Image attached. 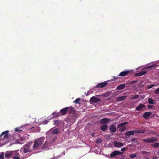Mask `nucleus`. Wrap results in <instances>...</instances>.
I'll list each match as a JSON object with an SVG mask.
<instances>
[{
    "mask_svg": "<svg viewBox=\"0 0 159 159\" xmlns=\"http://www.w3.org/2000/svg\"><path fill=\"white\" fill-rule=\"evenodd\" d=\"M45 139L44 137H41L37 139L34 142V144L33 146V148L36 149L41 147Z\"/></svg>",
    "mask_w": 159,
    "mask_h": 159,
    "instance_id": "nucleus-1",
    "label": "nucleus"
},
{
    "mask_svg": "<svg viewBox=\"0 0 159 159\" xmlns=\"http://www.w3.org/2000/svg\"><path fill=\"white\" fill-rule=\"evenodd\" d=\"M30 144H25L21 148L20 151L22 153L30 152L31 151V150L30 148Z\"/></svg>",
    "mask_w": 159,
    "mask_h": 159,
    "instance_id": "nucleus-2",
    "label": "nucleus"
},
{
    "mask_svg": "<svg viewBox=\"0 0 159 159\" xmlns=\"http://www.w3.org/2000/svg\"><path fill=\"white\" fill-rule=\"evenodd\" d=\"M128 123L127 122L122 123L119 124L117 127V129L120 132H123L126 129V127L125 125Z\"/></svg>",
    "mask_w": 159,
    "mask_h": 159,
    "instance_id": "nucleus-3",
    "label": "nucleus"
},
{
    "mask_svg": "<svg viewBox=\"0 0 159 159\" xmlns=\"http://www.w3.org/2000/svg\"><path fill=\"white\" fill-rule=\"evenodd\" d=\"M157 140V138L156 137H152L148 138L146 139H143V141L146 143H155Z\"/></svg>",
    "mask_w": 159,
    "mask_h": 159,
    "instance_id": "nucleus-4",
    "label": "nucleus"
},
{
    "mask_svg": "<svg viewBox=\"0 0 159 159\" xmlns=\"http://www.w3.org/2000/svg\"><path fill=\"white\" fill-rule=\"evenodd\" d=\"M9 131L6 130L3 132L0 135V141H4L7 139Z\"/></svg>",
    "mask_w": 159,
    "mask_h": 159,
    "instance_id": "nucleus-5",
    "label": "nucleus"
},
{
    "mask_svg": "<svg viewBox=\"0 0 159 159\" xmlns=\"http://www.w3.org/2000/svg\"><path fill=\"white\" fill-rule=\"evenodd\" d=\"M77 118L76 113H72L70 115L68 119V121L71 123H73L75 121V120Z\"/></svg>",
    "mask_w": 159,
    "mask_h": 159,
    "instance_id": "nucleus-6",
    "label": "nucleus"
},
{
    "mask_svg": "<svg viewBox=\"0 0 159 159\" xmlns=\"http://www.w3.org/2000/svg\"><path fill=\"white\" fill-rule=\"evenodd\" d=\"M12 157L14 159H20V155L18 152V150L12 151Z\"/></svg>",
    "mask_w": 159,
    "mask_h": 159,
    "instance_id": "nucleus-7",
    "label": "nucleus"
},
{
    "mask_svg": "<svg viewBox=\"0 0 159 159\" xmlns=\"http://www.w3.org/2000/svg\"><path fill=\"white\" fill-rule=\"evenodd\" d=\"M99 96V95H96L95 96H93L90 99V102L93 103H97L100 101L101 100L99 98H96V97Z\"/></svg>",
    "mask_w": 159,
    "mask_h": 159,
    "instance_id": "nucleus-8",
    "label": "nucleus"
},
{
    "mask_svg": "<svg viewBox=\"0 0 159 159\" xmlns=\"http://www.w3.org/2000/svg\"><path fill=\"white\" fill-rule=\"evenodd\" d=\"M108 83L106 82H102L98 84L96 86V88H102L106 86Z\"/></svg>",
    "mask_w": 159,
    "mask_h": 159,
    "instance_id": "nucleus-9",
    "label": "nucleus"
},
{
    "mask_svg": "<svg viewBox=\"0 0 159 159\" xmlns=\"http://www.w3.org/2000/svg\"><path fill=\"white\" fill-rule=\"evenodd\" d=\"M123 154V153L119 151H115L113 152H112L111 154V157H115L116 155H121Z\"/></svg>",
    "mask_w": 159,
    "mask_h": 159,
    "instance_id": "nucleus-10",
    "label": "nucleus"
},
{
    "mask_svg": "<svg viewBox=\"0 0 159 159\" xmlns=\"http://www.w3.org/2000/svg\"><path fill=\"white\" fill-rule=\"evenodd\" d=\"M114 145L115 147L118 148H121L123 146L122 143L118 142L117 141H115L114 142Z\"/></svg>",
    "mask_w": 159,
    "mask_h": 159,
    "instance_id": "nucleus-11",
    "label": "nucleus"
},
{
    "mask_svg": "<svg viewBox=\"0 0 159 159\" xmlns=\"http://www.w3.org/2000/svg\"><path fill=\"white\" fill-rule=\"evenodd\" d=\"M50 130L52 131V133L54 134H57L60 133V129L59 128L54 129V127L50 129Z\"/></svg>",
    "mask_w": 159,
    "mask_h": 159,
    "instance_id": "nucleus-12",
    "label": "nucleus"
},
{
    "mask_svg": "<svg viewBox=\"0 0 159 159\" xmlns=\"http://www.w3.org/2000/svg\"><path fill=\"white\" fill-rule=\"evenodd\" d=\"M68 111V107H66L65 108H64L63 109H61L60 110V112H61V115L63 116H64L66 114V113Z\"/></svg>",
    "mask_w": 159,
    "mask_h": 159,
    "instance_id": "nucleus-13",
    "label": "nucleus"
},
{
    "mask_svg": "<svg viewBox=\"0 0 159 159\" xmlns=\"http://www.w3.org/2000/svg\"><path fill=\"white\" fill-rule=\"evenodd\" d=\"M68 111L69 114H72V113H76L74 108L72 107H68Z\"/></svg>",
    "mask_w": 159,
    "mask_h": 159,
    "instance_id": "nucleus-14",
    "label": "nucleus"
},
{
    "mask_svg": "<svg viewBox=\"0 0 159 159\" xmlns=\"http://www.w3.org/2000/svg\"><path fill=\"white\" fill-rule=\"evenodd\" d=\"M130 73V72L129 71H124L121 72L119 76H124L127 75L128 74Z\"/></svg>",
    "mask_w": 159,
    "mask_h": 159,
    "instance_id": "nucleus-15",
    "label": "nucleus"
},
{
    "mask_svg": "<svg viewBox=\"0 0 159 159\" xmlns=\"http://www.w3.org/2000/svg\"><path fill=\"white\" fill-rule=\"evenodd\" d=\"M109 130L111 132L114 133L116 131V128L114 125H111L109 127Z\"/></svg>",
    "mask_w": 159,
    "mask_h": 159,
    "instance_id": "nucleus-16",
    "label": "nucleus"
},
{
    "mask_svg": "<svg viewBox=\"0 0 159 159\" xmlns=\"http://www.w3.org/2000/svg\"><path fill=\"white\" fill-rule=\"evenodd\" d=\"M110 120V119L104 118L101 119L100 121V123L101 124H105L107 123Z\"/></svg>",
    "mask_w": 159,
    "mask_h": 159,
    "instance_id": "nucleus-17",
    "label": "nucleus"
},
{
    "mask_svg": "<svg viewBox=\"0 0 159 159\" xmlns=\"http://www.w3.org/2000/svg\"><path fill=\"white\" fill-rule=\"evenodd\" d=\"M145 107V106L144 104H141L137 107L136 108V111H140L144 108Z\"/></svg>",
    "mask_w": 159,
    "mask_h": 159,
    "instance_id": "nucleus-18",
    "label": "nucleus"
},
{
    "mask_svg": "<svg viewBox=\"0 0 159 159\" xmlns=\"http://www.w3.org/2000/svg\"><path fill=\"white\" fill-rule=\"evenodd\" d=\"M12 151H7L6 152L5 155V157L6 158H7L9 157H10L12 156Z\"/></svg>",
    "mask_w": 159,
    "mask_h": 159,
    "instance_id": "nucleus-19",
    "label": "nucleus"
},
{
    "mask_svg": "<svg viewBox=\"0 0 159 159\" xmlns=\"http://www.w3.org/2000/svg\"><path fill=\"white\" fill-rule=\"evenodd\" d=\"M125 84H122L119 85L116 88V89L117 90H121L125 89Z\"/></svg>",
    "mask_w": 159,
    "mask_h": 159,
    "instance_id": "nucleus-20",
    "label": "nucleus"
},
{
    "mask_svg": "<svg viewBox=\"0 0 159 159\" xmlns=\"http://www.w3.org/2000/svg\"><path fill=\"white\" fill-rule=\"evenodd\" d=\"M134 131H127L125 132V134L127 136H130L131 135H134Z\"/></svg>",
    "mask_w": 159,
    "mask_h": 159,
    "instance_id": "nucleus-21",
    "label": "nucleus"
},
{
    "mask_svg": "<svg viewBox=\"0 0 159 159\" xmlns=\"http://www.w3.org/2000/svg\"><path fill=\"white\" fill-rule=\"evenodd\" d=\"M52 114L53 116L52 117V118H56L61 115V114L59 112H54Z\"/></svg>",
    "mask_w": 159,
    "mask_h": 159,
    "instance_id": "nucleus-22",
    "label": "nucleus"
},
{
    "mask_svg": "<svg viewBox=\"0 0 159 159\" xmlns=\"http://www.w3.org/2000/svg\"><path fill=\"white\" fill-rule=\"evenodd\" d=\"M151 114V112H145L143 115V117L144 118L147 119L148 117Z\"/></svg>",
    "mask_w": 159,
    "mask_h": 159,
    "instance_id": "nucleus-23",
    "label": "nucleus"
},
{
    "mask_svg": "<svg viewBox=\"0 0 159 159\" xmlns=\"http://www.w3.org/2000/svg\"><path fill=\"white\" fill-rule=\"evenodd\" d=\"M107 126L106 125H103L100 127L101 129L103 131H105L107 129Z\"/></svg>",
    "mask_w": 159,
    "mask_h": 159,
    "instance_id": "nucleus-24",
    "label": "nucleus"
},
{
    "mask_svg": "<svg viewBox=\"0 0 159 159\" xmlns=\"http://www.w3.org/2000/svg\"><path fill=\"white\" fill-rule=\"evenodd\" d=\"M151 146L155 148H157L159 147V143H154L151 144Z\"/></svg>",
    "mask_w": 159,
    "mask_h": 159,
    "instance_id": "nucleus-25",
    "label": "nucleus"
},
{
    "mask_svg": "<svg viewBox=\"0 0 159 159\" xmlns=\"http://www.w3.org/2000/svg\"><path fill=\"white\" fill-rule=\"evenodd\" d=\"M148 101L149 103L151 104H154L155 103L154 100L150 98H148Z\"/></svg>",
    "mask_w": 159,
    "mask_h": 159,
    "instance_id": "nucleus-26",
    "label": "nucleus"
},
{
    "mask_svg": "<svg viewBox=\"0 0 159 159\" xmlns=\"http://www.w3.org/2000/svg\"><path fill=\"white\" fill-rule=\"evenodd\" d=\"M24 127H25V126H21L20 127L16 128L15 129V131H23V130L22 129Z\"/></svg>",
    "mask_w": 159,
    "mask_h": 159,
    "instance_id": "nucleus-27",
    "label": "nucleus"
},
{
    "mask_svg": "<svg viewBox=\"0 0 159 159\" xmlns=\"http://www.w3.org/2000/svg\"><path fill=\"white\" fill-rule=\"evenodd\" d=\"M145 131L144 129H143L142 130H136L134 131L135 133H139V134L144 133Z\"/></svg>",
    "mask_w": 159,
    "mask_h": 159,
    "instance_id": "nucleus-28",
    "label": "nucleus"
},
{
    "mask_svg": "<svg viewBox=\"0 0 159 159\" xmlns=\"http://www.w3.org/2000/svg\"><path fill=\"white\" fill-rule=\"evenodd\" d=\"M49 144V143L48 142L46 141L43 144L42 147L43 148H45L48 147Z\"/></svg>",
    "mask_w": 159,
    "mask_h": 159,
    "instance_id": "nucleus-29",
    "label": "nucleus"
},
{
    "mask_svg": "<svg viewBox=\"0 0 159 159\" xmlns=\"http://www.w3.org/2000/svg\"><path fill=\"white\" fill-rule=\"evenodd\" d=\"M126 98V96H122L120 97L117 98V99L120 101H121L125 99Z\"/></svg>",
    "mask_w": 159,
    "mask_h": 159,
    "instance_id": "nucleus-30",
    "label": "nucleus"
},
{
    "mask_svg": "<svg viewBox=\"0 0 159 159\" xmlns=\"http://www.w3.org/2000/svg\"><path fill=\"white\" fill-rule=\"evenodd\" d=\"M157 65L156 64L153 65L152 66H149L148 67H146L144 68V69H148L149 68H150L152 70L153 68L155 66H156Z\"/></svg>",
    "mask_w": 159,
    "mask_h": 159,
    "instance_id": "nucleus-31",
    "label": "nucleus"
},
{
    "mask_svg": "<svg viewBox=\"0 0 159 159\" xmlns=\"http://www.w3.org/2000/svg\"><path fill=\"white\" fill-rule=\"evenodd\" d=\"M137 156V154L136 153H134L130 155V158H133L136 157Z\"/></svg>",
    "mask_w": 159,
    "mask_h": 159,
    "instance_id": "nucleus-32",
    "label": "nucleus"
},
{
    "mask_svg": "<svg viewBox=\"0 0 159 159\" xmlns=\"http://www.w3.org/2000/svg\"><path fill=\"white\" fill-rule=\"evenodd\" d=\"M60 123V121L59 120H56L54 122V124L55 125L57 126Z\"/></svg>",
    "mask_w": 159,
    "mask_h": 159,
    "instance_id": "nucleus-33",
    "label": "nucleus"
},
{
    "mask_svg": "<svg viewBox=\"0 0 159 159\" xmlns=\"http://www.w3.org/2000/svg\"><path fill=\"white\" fill-rule=\"evenodd\" d=\"M139 97V95H136L134 96L131 98L132 99H135Z\"/></svg>",
    "mask_w": 159,
    "mask_h": 159,
    "instance_id": "nucleus-34",
    "label": "nucleus"
},
{
    "mask_svg": "<svg viewBox=\"0 0 159 159\" xmlns=\"http://www.w3.org/2000/svg\"><path fill=\"white\" fill-rule=\"evenodd\" d=\"M80 100V98H79L76 99L75 101L73 102L75 103L76 104H77L78 103L79 101Z\"/></svg>",
    "mask_w": 159,
    "mask_h": 159,
    "instance_id": "nucleus-35",
    "label": "nucleus"
},
{
    "mask_svg": "<svg viewBox=\"0 0 159 159\" xmlns=\"http://www.w3.org/2000/svg\"><path fill=\"white\" fill-rule=\"evenodd\" d=\"M140 72V73L141 75L142 76V75H145L147 73V71H142Z\"/></svg>",
    "mask_w": 159,
    "mask_h": 159,
    "instance_id": "nucleus-36",
    "label": "nucleus"
},
{
    "mask_svg": "<svg viewBox=\"0 0 159 159\" xmlns=\"http://www.w3.org/2000/svg\"><path fill=\"white\" fill-rule=\"evenodd\" d=\"M153 134V131L152 130H149L147 131V134Z\"/></svg>",
    "mask_w": 159,
    "mask_h": 159,
    "instance_id": "nucleus-37",
    "label": "nucleus"
},
{
    "mask_svg": "<svg viewBox=\"0 0 159 159\" xmlns=\"http://www.w3.org/2000/svg\"><path fill=\"white\" fill-rule=\"evenodd\" d=\"M155 94H159V88H157L155 92Z\"/></svg>",
    "mask_w": 159,
    "mask_h": 159,
    "instance_id": "nucleus-38",
    "label": "nucleus"
},
{
    "mask_svg": "<svg viewBox=\"0 0 159 159\" xmlns=\"http://www.w3.org/2000/svg\"><path fill=\"white\" fill-rule=\"evenodd\" d=\"M134 76H141L140 72H138L137 73H136L135 74Z\"/></svg>",
    "mask_w": 159,
    "mask_h": 159,
    "instance_id": "nucleus-39",
    "label": "nucleus"
},
{
    "mask_svg": "<svg viewBox=\"0 0 159 159\" xmlns=\"http://www.w3.org/2000/svg\"><path fill=\"white\" fill-rule=\"evenodd\" d=\"M127 150V148H122L121 149V150L122 152L126 151Z\"/></svg>",
    "mask_w": 159,
    "mask_h": 159,
    "instance_id": "nucleus-40",
    "label": "nucleus"
},
{
    "mask_svg": "<svg viewBox=\"0 0 159 159\" xmlns=\"http://www.w3.org/2000/svg\"><path fill=\"white\" fill-rule=\"evenodd\" d=\"M102 141V139H99L98 140L97 139L96 140V142L98 143H101Z\"/></svg>",
    "mask_w": 159,
    "mask_h": 159,
    "instance_id": "nucleus-41",
    "label": "nucleus"
},
{
    "mask_svg": "<svg viewBox=\"0 0 159 159\" xmlns=\"http://www.w3.org/2000/svg\"><path fill=\"white\" fill-rule=\"evenodd\" d=\"M137 82H138L137 80H134V81H131L130 82V84H131L135 83H137Z\"/></svg>",
    "mask_w": 159,
    "mask_h": 159,
    "instance_id": "nucleus-42",
    "label": "nucleus"
},
{
    "mask_svg": "<svg viewBox=\"0 0 159 159\" xmlns=\"http://www.w3.org/2000/svg\"><path fill=\"white\" fill-rule=\"evenodd\" d=\"M142 153L144 154H146L148 153H149L150 152H147L146 151H142L141 152Z\"/></svg>",
    "mask_w": 159,
    "mask_h": 159,
    "instance_id": "nucleus-43",
    "label": "nucleus"
},
{
    "mask_svg": "<svg viewBox=\"0 0 159 159\" xmlns=\"http://www.w3.org/2000/svg\"><path fill=\"white\" fill-rule=\"evenodd\" d=\"M154 86V84L150 85H149V86L148 87L147 89H151V88H152V87H153Z\"/></svg>",
    "mask_w": 159,
    "mask_h": 159,
    "instance_id": "nucleus-44",
    "label": "nucleus"
},
{
    "mask_svg": "<svg viewBox=\"0 0 159 159\" xmlns=\"http://www.w3.org/2000/svg\"><path fill=\"white\" fill-rule=\"evenodd\" d=\"M48 123V122L47 120H44L43 122V124H47Z\"/></svg>",
    "mask_w": 159,
    "mask_h": 159,
    "instance_id": "nucleus-45",
    "label": "nucleus"
},
{
    "mask_svg": "<svg viewBox=\"0 0 159 159\" xmlns=\"http://www.w3.org/2000/svg\"><path fill=\"white\" fill-rule=\"evenodd\" d=\"M153 107V106L151 105H148V107L149 109H152Z\"/></svg>",
    "mask_w": 159,
    "mask_h": 159,
    "instance_id": "nucleus-46",
    "label": "nucleus"
},
{
    "mask_svg": "<svg viewBox=\"0 0 159 159\" xmlns=\"http://www.w3.org/2000/svg\"><path fill=\"white\" fill-rule=\"evenodd\" d=\"M137 139V138H133L131 139L132 141H134L136 140Z\"/></svg>",
    "mask_w": 159,
    "mask_h": 159,
    "instance_id": "nucleus-47",
    "label": "nucleus"
},
{
    "mask_svg": "<svg viewBox=\"0 0 159 159\" xmlns=\"http://www.w3.org/2000/svg\"><path fill=\"white\" fill-rule=\"evenodd\" d=\"M4 157V154H1L0 155V158H3Z\"/></svg>",
    "mask_w": 159,
    "mask_h": 159,
    "instance_id": "nucleus-48",
    "label": "nucleus"
},
{
    "mask_svg": "<svg viewBox=\"0 0 159 159\" xmlns=\"http://www.w3.org/2000/svg\"><path fill=\"white\" fill-rule=\"evenodd\" d=\"M158 158L157 157H153V159H157Z\"/></svg>",
    "mask_w": 159,
    "mask_h": 159,
    "instance_id": "nucleus-49",
    "label": "nucleus"
},
{
    "mask_svg": "<svg viewBox=\"0 0 159 159\" xmlns=\"http://www.w3.org/2000/svg\"><path fill=\"white\" fill-rule=\"evenodd\" d=\"M113 78H114V79H118L119 78L116 77V76H114Z\"/></svg>",
    "mask_w": 159,
    "mask_h": 159,
    "instance_id": "nucleus-50",
    "label": "nucleus"
},
{
    "mask_svg": "<svg viewBox=\"0 0 159 159\" xmlns=\"http://www.w3.org/2000/svg\"><path fill=\"white\" fill-rule=\"evenodd\" d=\"M55 140V139H53V141H54Z\"/></svg>",
    "mask_w": 159,
    "mask_h": 159,
    "instance_id": "nucleus-51",
    "label": "nucleus"
},
{
    "mask_svg": "<svg viewBox=\"0 0 159 159\" xmlns=\"http://www.w3.org/2000/svg\"><path fill=\"white\" fill-rule=\"evenodd\" d=\"M92 136H93V134H92Z\"/></svg>",
    "mask_w": 159,
    "mask_h": 159,
    "instance_id": "nucleus-52",
    "label": "nucleus"
},
{
    "mask_svg": "<svg viewBox=\"0 0 159 159\" xmlns=\"http://www.w3.org/2000/svg\"><path fill=\"white\" fill-rule=\"evenodd\" d=\"M92 136H93V134H92Z\"/></svg>",
    "mask_w": 159,
    "mask_h": 159,
    "instance_id": "nucleus-53",
    "label": "nucleus"
}]
</instances>
